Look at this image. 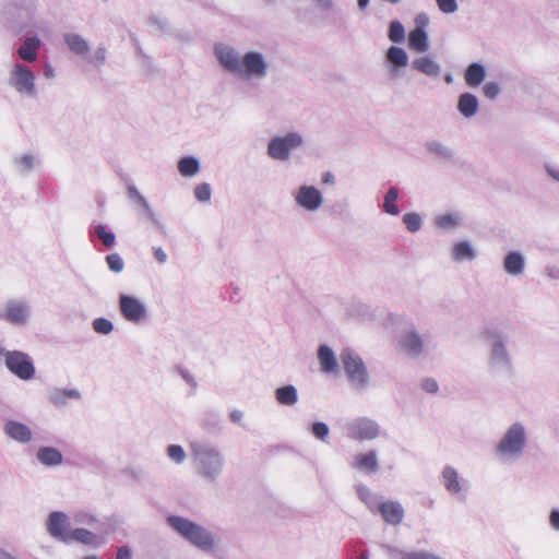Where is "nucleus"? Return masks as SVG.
Here are the masks:
<instances>
[{
  "label": "nucleus",
  "mask_w": 559,
  "mask_h": 559,
  "mask_svg": "<svg viewBox=\"0 0 559 559\" xmlns=\"http://www.w3.org/2000/svg\"><path fill=\"white\" fill-rule=\"evenodd\" d=\"M214 55L225 71L245 81H262L269 74L270 64L259 51L241 55L233 46L218 44L214 47Z\"/></svg>",
  "instance_id": "1"
},
{
  "label": "nucleus",
  "mask_w": 559,
  "mask_h": 559,
  "mask_svg": "<svg viewBox=\"0 0 559 559\" xmlns=\"http://www.w3.org/2000/svg\"><path fill=\"white\" fill-rule=\"evenodd\" d=\"M479 338L487 353L486 366L490 374L495 377L512 376L514 360L509 348V334L498 325L485 326Z\"/></svg>",
  "instance_id": "2"
},
{
  "label": "nucleus",
  "mask_w": 559,
  "mask_h": 559,
  "mask_svg": "<svg viewBox=\"0 0 559 559\" xmlns=\"http://www.w3.org/2000/svg\"><path fill=\"white\" fill-rule=\"evenodd\" d=\"M191 454L195 473L206 481H218L226 465V459L222 450L211 443L193 442Z\"/></svg>",
  "instance_id": "3"
},
{
  "label": "nucleus",
  "mask_w": 559,
  "mask_h": 559,
  "mask_svg": "<svg viewBox=\"0 0 559 559\" xmlns=\"http://www.w3.org/2000/svg\"><path fill=\"white\" fill-rule=\"evenodd\" d=\"M527 443L526 426L521 421H515L500 437L495 447V454L502 463H514L523 457Z\"/></svg>",
  "instance_id": "4"
},
{
  "label": "nucleus",
  "mask_w": 559,
  "mask_h": 559,
  "mask_svg": "<svg viewBox=\"0 0 559 559\" xmlns=\"http://www.w3.org/2000/svg\"><path fill=\"white\" fill-rule=\"evenodd\" d=\"M167 523L186 540L203 551H213L216 548L215 536L206 527L178 515H169Z\"/></svg>",
  "instance_id": "5"
},
{
  "label": "nucleus",
  "mask_w": 559,
  "mask_h": 559,
  "mask_svg": "<svg viewBox=\"0 0 559 559\" xmlns=\"http://www.w3.org/2000/svg\"><path fill=\"white\" fill-rule=\"evenodd\" d=\"M340 357L350 385L365 391L370 385V374L362 358L352 348L343 349Z\"/></svg>",
  "instance_id": "6"
},
{
  "label": "nucleus",
  "mask_w": 559,
  "mask_h": 559,
  "mask_svg": "<svg viewBox=\"0 0 559 559\" xmlns=\"http://www.w3.org/2000/svg\"><path fill=\"white\" fill-rule=\"evenodd\" d=\"M34 72L24 63H16L9 74V85L22 97L33 98L37 94Z\"/></svg>",
  "instance_id": "7"
},
{
  "label": "nucleus",
  "mask_w": 559,
  "mask_h": 559,
  "mask_svg": "<svg viewBox=\"0 0 559 559\" xmlns=\"http://www.w3.org/2000/svg\"><path fill=\"white\" fill-rule=\"evenodd\" d=\"M304 144V138L299 132H288L285 135L272 138L267 144V155L278 162H287L290 153Z\"/></svg>",
  "instance_id": "8"
},
{
  "label": "nucleus",
  "mask_w": 559,
  "mask_h": 559,
  "mask_svg": "<svg viewBox=\"0 0 559 559\" xmlns=\"http://www.w3.org/2000/svg\"><path fill=\"white\" fill-rule=\"evenodd\" d=\"M119 311L126 321L133 324H140L148 318L146 305L133 295H119Z\"/></svg>",
  "instance_id": "9"
},
{
  "label": "nucleus",
  "mask_w": 559,
  "mask_h": 559,
  "mask_svg": "<svg viewBox=\"0 0 559 559\" xmlns=\"http://www.w3.org/2000/svg\"><path fill=\"white\" fill-rule=\"evenodd\" d=\"M8 370L21 380H31L35 376V367L28 354L21 350H9L4 359Z\"/></svg>",
  "instance_id": "10"
},
{
  "label": "nucleus",
  "mask_w": 559,
  "mask_h": 559,
  "mask_svg": "<svg viewBox=\"0 0 559 559\" xmlns=\"http://www.w3.org/2000/svg\"><path fill=\"white\" fill-rule=\"evenodd\" d=\"M296 204L307 212H317L323 204V195L314 186L302 185L294 192Z\"/></svg>",
  "instance_id": "11"
},
{
  "label": "nucleus",
  "mask_w": 559,
  "mask_h": 559,
  "mask_svg": "<svg viewBox=\"0 0 559 559\" xmlns=\"http://www.w3.org/2000/svg\"><path fill=\"white\" fill-rule=\"evenodd\" d=\"M348 436L356 440H373L380 436V426L369 418H357L347 424Z\"/></svg>",
  "instance_id": "12"
},
{
  "label": "nucleus",
  "mask_w": 559,
  "mask_h": 559,
  "mask_svg": "<svg viewBox=\"0 0 559 559\" xmlns=\"http://www.w3.org/2000/svg\"><path fill=\"white\" fill-rule=\"evenodd\" d=\"M399 345L401 352L409 358H418L425 352L424 337L414 326L400 336Z\"/></svg>",
  "instance_id": "13"
},
{
  "label": "nucleus",
  "mask_w": 559,
  "mask_h": 559,
  "mask_svg": "<svg viewBox=\"0 0 559 559\" xmlns=\"http://www.w3.org/2000/svg\"><path fill=\"white\" fill-rule=\"evenodd\" d=\"M31 316L29 305L24 300L12 299L5 305L3 318L11 324L22 326L27 324Z\"/></svg>",
  "instance_id": "14"
},
{
  "label": "nucleus",
  "mask_w": 559,
  "mask_h": 559,
  "mask_svg": "<svg viewBox=\"0 0 559 559\" xmlns=\"http://www.w3.org/2000/svg\"><path fill=\"white\" fill-rule=\"evenodd\" d=\"M46 527L51 537L62 543L67 540L68 534L71 532L69 518L61 511H53L49 514Z\"/></svg>",
  "instance_id": "15"
},
{
  "label": "nucleus",
  "mask_w": 559,
  "mask_h": 559,
  "mask_svg": "<svg viewBox=\"0 0 559 559\" xmlns=\"http://www.w3.org/2000/svg\"><path fill=\"white\" fill-rule=\"evenodd\" d=\"M425 150L435 160L440 164H450L455 160V152L454 150L439 141V140H428L425 142Z\"/></svg>",
  "instance_id": "16"
},
{
  "label": "nucleus",
  "mask_w": 559,
  "mask_h": 559,
  "mask_svg": "<svg viewBox=\"0 0 559 559\" xmlns=\"http://www.w3.org/2000/svg\"><path fill=\"white\" fill-rule=\"evenodd\" d=\"M502 265L509 276L521 277L525 272V257L519 250H511L506 254Z\"/></svg>",
  "instance_id": "17"
},
{
  "label": "nucleus",
  "mask_w": 559,
  "mask_h": 559,
  "mask_svg": "<svg viewBox=\"0 0 559 559\" xmlns=\"http://www.w3.org/2000/svg\"><path fill=\"white\" fill-rule=\"evenodd\" d=\"M377 511L382 515L383 520L390 525H399L404 518V509L397 501H385L377 507Z\"/></svg>",
  "instance_id": "18"
},
{
  "label": "nucleus",
  "mask_w": 559,
  "mask_h": 559,
  "mask_svg": "<svg viewBox=\"0 0 559 559\" xmlns=\"http://www.w3.org/2000/svg\"><path fill=\"white\" fill-rule=\"evenodd\" d=\"M441 478L442 484L449 493L453 496L462 495L465 480L460 478L457 471L453 466H444L441 472Z\"/></svg>",
  "instance_id": "19"
},
{
  "label": "nucleus",
  "mask_w": 559,
  "mask_h": 559,
  "mask_svg": "<svg viewBox=\"0 0 559 559\" xmlns=\"http://www.w3.org/2000/svg\"><path fill=\"white\" fill-rule=\"evenodd\" d=\"M385 60L391 66L390 72L396 75L408 66L409 57L402 47L391 46L385 52Z\"/></svg>",
  "instance_id": "20"
},
{
  "label": "nucleus",
  "mask_w": 559,
  "mask_h": 559,
  "mask_svg": "<svg viewBox=\"0 0 559 559\" xmlns=\"http://www.w3.org/2000/svg\"><path fill=\"white\" fill-rule=\"evenodd\" d=\"M350 465L355 469L372 474L378 473L380 469L378 455L374 450L355 455Z\"/></svg>",
  "instance_id": "21"
},
{
  "label": "nucleus",
  "mask_w": 559,
  "mask_h": 559,
  "mask_svg": "<svg viewBox=\"0 0 559 559\" xmlns=\"http://www.w3.org/2000/svg\"><path fill=\"white\" fill-rule=\"evenodd\" d=\"M3 429L9 438L20 443H27L33 438L29 427L17 420H8Z\"/></svg>",
  "instance_id": "22"
},
{
  "label": "nucleus",
  "mask_w": 559,
  "mask_h": 559,
  "mask_svg": "<svg viewBox=\"0 0 559 559\" xmlns=\"http://www.w3.org/2000/svg\"><path fill=\"white\" fill-rule=\"evenodd\" d=\"M456 109L465 119H472L479 110V100L477 96L472 93H462L457 97Z\"/></svg>",
  "instance_id": "23"
},
{
  "label": "nucleus",
  "mask_w": 559,
  "mask_h": 559,
  "mask_svg": "<svg viewBox=\"0 0 559 559\" xmlns=\"http://www.w3.org/2000/svg\"><path fill=\"white\" fill-rule=\"evenodd\" d=\"M477 255L476 248L468 240L455 242L451 250V259L456 263L474 261Z\"/></svg>",
  "instance_id": "24"
},
{
  "label": "nucleus",
  "mask_w": 559,
  "mask_h": 559,
  "mask_svg": "<svg viewBox=\"0 0 559 559\" xmlns=\"http://www.w3.org/2000/svg\"><path fill=\"white\" fill-rule=\"evenodd\" d=\"M412 68L431 79H438L441 74V66L430 56H420L413 60Z\"/></svg>",
  "instance_id": "25"
},
{
  "label": "nucleus",
  "mask_w": 559,
  "mask_h": 559,
  "mask_svg": "<svg viewBox=\"0 0 559 559\" xmlns=\"http://www.w3.org/2000/svg\"><path fill=\"white\" fill-rule=\"evenodd\" d=\"M318 360L321 370L325 373H334L338 371V364L333 349L328 345H321L318 349Z\"/></svg>",
  "instance_id": "26"
},
{
  "label": "nucleus",
  "mask_w": 559,
  "mask_h": 559,
  "mask_svg": "<svg viewBox=\"0 0 559 559\" xmlns=\"http://www.w3.org/2000/svg\"><path fill=\"white\" fill-rule=\"evenodd\" d=\"M408 46L418 53L429 49L428 34L421 26H416L408 35Z\"/></svg>",
  "instance_id": "27"
},
{
  "label": "nucleus",
  "mask_w": 559,
  "mask_h": 559,
  "mask_svg": "<svg viewBox=\"0 0 559 559\" xmlns=\"http://www.w3.org/2000/svg\"><path fill=\"white\" fill-rule=\"evenodd\" d=\"M73 542L87 545V546H97L100 544L98 536L85 528H74L68 534V538L64 544H71Z\"/></svg>",
  "instance_id": "28"
},
{
  "label": "nucleus",
  "mask_w": 559,
  "mask_h": 559,
  "mask_svg": "<svg viewBox=\"0 0 559 559\" xmlns=\"http://www.w3.org/2000/svg\"><path fill=\"white\" fill-rule=\"evenodd\" d=\"M486 78V69L479 62L468 64L464 72V81L469 87L479 86Z\"/></svg>",
  "instance_id": "29"
},
{
  "label": "nucleus",
  "mask_w": 559,
  "mask_h": 559,
  "mask_svg": "<svg viewBox=\"0 0 559 559\" xmlns=\"http://www.w3.org/2000/svg\"><path fill=\"white\" fill-rule=\"evenodd\" d=\"M63 40L68 48L78 56H85L90 51V45L87 40L76 33H66Z\"/></svg>",
  "instance_id": "30"
},
{
  "label": "nucleus",
  "mask_w": 559,
  "mask_h": 559,
  "mask_svg": "<svg viewBox=\"0 0 559 559\" xmlns=\"http://www.w3.org/2000/svg\"><path fill=\"white\" fill-rule=\"evenodd\" d=\"M40 464L45 466H57L62 463V453L53 447H41L36 453Z\"/></svg>",
  "instance_id": "31"
},
{
  "label": "nucleus",
  "mask_w": 559,
  "mask_h": 559,
  "mask_svg": "<svg viewBox=\"0 0 559 559\" xmlns=\"http://www.w3.org/2000/svg\"><path fill=\"white\" fill-rule=\"evenodd\" d=\"M39 47L40 40L38 37H27L23 45L17 49V55L26 62H34L37 59V50Z\"/></svg>",
  "instance_id": "32"
},
{
  "label": "nucleus",
  "mask_w": 559,
  "mask_h": 559,
  "mask_svg": "<svg viewBox=\"0 0 559 559\" xmlns=\"http://www.w3.org/2000/svg\"><path fill=\"white\" fill-rule=\"evenodd\" d=\"M435 225L442 230H452L463 225V216L459 212H451L438 215Z\"/></svg>",
  "instance_id": "33"
},
{
  "label": "nucleus",
  "mask_w": 559,
  "mask_h": 559,
  "mask_svg": "<svg viewBox=\"0 0 559 559\" xmlns=\"http://www.w3.org/2000/svg\"><path fill=\"white\" fill-rule=\"evenodd\" d=\"M81 393L76 389H56L50 392L49 401L57 407L67 405L68 400H80Z\"/></svg>",
  "instance_id": "34"
},
{
  "label": "nucleus",
  "mask_w": 559,
  "mask_h": 559,
  "mask_svg": "<svg viewBox=\"0 0 559 559\" xmlns=\"http://www.w3.org/2000/svg\"><path fill=\"white\" fill-rule=\"evenodd\" d=\"M274 395L277 403L284 406H294L298 402V391L292 384L276 389Z\"/></svg>",
  "instance_id": "35"
},
{
  "label": "nucleus",
  "mask_w": 559,
  "mask_h": 559,
  "mask_svg": "<svg viewBox=\"0 0 559 559\" xmlns=\"http://www.w3.org/2000/svg\"><path fill=\"white\" fill-rule=\"evenodd\" d=\"M177 168L181 176L193 177L200 171L201 165L195 156L189 155L178 160Z\"/></svg>",
  "instance_id": "36"
},
{
  "label": "nucleus",
  "mask_w": 559,
  "mask_h": 559,
  "mask_svg": "<svg viewBox=\"0 0 559 559\" xmlns=\"http://www.w3.org/2000/svg\"><path fill=\"white\" fill-rule=\"evenodd\" d=\"M399 199V189L396 187H391L383 200L382 209L383 211L393 216H397L400 214V207L396 205V200Z\"/></svg>",
  "instance_id": "37"
},
{
  "label": "nucleus",
  "mask_w": 559,
  "mask_h": 559,
  "mask_svg": "<svg viewBox=\"0 0 559 559\" xmlns=\"http://www.w3.org/2000/svg\"><path fill=\"white\" fill-rule=\"evenodd\" d=\"M388 37L394 44L405 41V28L399 20H394L390 23Z\"/></svg>",
  "instance_id": "38"
},
{
  "label": "nucleus",
  "mask_w": 559,
  "mask_h": 559,
  "mask_svg": "<svg viewBox=\"0 0 559 559\" xmlns=\"http://www.w3.org/2000/svg\"><path fill=\"white\" fill-rule=\"evenodd\" d=\"M402 221L409 233H417L423 226V218L416 212L404 214Z\"/></svg>",
  "instance_id": "39"
},
{
  "label": "nucleus",
  "mask_w": 559,
  "mask_h": 559,
  "mask_svg": "<svg viewBox=\"0 0 559 559\" xmlns=\"http://www.w3.org/2000/svg\"><path fill=\"white\" fill-rule=\"evenodd\" d=\"M357 495L359 497V499L366 503V506L373 512L376 509H377V498L374 497V495L371 492V490L365 486V485H359L357 487Z\"/></svg>",
  "instance_id": "40"
},
{
  "label": "nucleus",
  "mask_w": 559,
  "mask_h": 559,
  "mask_svg": "<svg viewBox=\"0 0 559 559\" xmlns=\"http://www.w3.org/2000/svg\"><path fill=\"white\" fill-rule=\"evenodd\" d=\"M166 454L171 462L178 465L182 464L187 459L185 449L179 444H169L166 448Z\"/></svg>",
  "instance_id": "41"
},
{
  "label": "nucleus",
  "mask_w": 559,
  "mask_h": 559,
  "mask_svg": "<svg viewBox=\"0 0 559 559\" xmlns=\"http://www.w3.org/2000/svg\"><path fill=\"white\" fill-rule=\"evenodd\" d=\"M94 235L103 242L107 248H111L116 242V236L114 233L108 231L102 224L95 226Z\"/></svg>",
  "instance_id": "42"
},
{
  "label": "nucleus",
  "mask_w": 559,
  "mask_h": 559,
  "mask_svg": "<svg viewBox=\"0 0 559 559\" xmlns=\"http://www.w3.org/2000/svg\"><path fill=\"white\" fill-rule=\"evenodd\" d=\"M14 164L17 168V171L22 175H25L34 168V156L31 154L22 155L14 158Z\"/></svg>",
  "instance_id": "43"
},
{
  "label": "nucleus",
  "mask_w": 559,
  "mask_h": 559,
  "mask_svg": "<svg viewBox=\"0 0 559 559\" xmlns=\"http://www.w3.org/2000/svg\"><path fill=\"white\" fill-rule=\"evenodd\" d=\"M92 325L98 334L108 335L114 331V323L106 318H96Z\"/></svg>",
  "instance_id": "44"
},
{
  "label": "nucleus",
  "mask_w": 559,
  "mask_h": 559,
  "mask_svg": "<svg viewBox=\"0 0 559 559\" xmlns=\"http://www.w3.org/2000/svg\"><path fill=\"white\" fill-rule=\"evenodd\" d=\"M106 263L109 270L114 273H121L124 269V261L117 252L110 253L106 257Z\"/></svg>",
  "instance_id": "45"
},
{
  "label": "nucleus",
  "mask_w": 559,
  "mask_h": 559,
  "mask_svg": "<svg viewBox=\"0 0 559 559\" xmlns=\"http://www.w3.org/2000/svg\"><path fill=\"white\" fill-rule=\"evenodd\" d=\"M211 186L206 182L200 183L194 188V197L199 202H209L211 200Z\"/></svg>",
  "instance_id": "46"
},
{
  "label": "nucleus",
  "mask_w": 559,
  "mask_h": 559,
  "mask_svg": "<svg viewBox=\"0 0 559 559\" xmlns=\"http://www.w3.org/2000/svg\"><path fill=\"white\" fill-rule=\"evenodd\" d=\"M175 371L181 377V379L189 385L193 391L198 388V382L194 376L183 366H176Z\"/></svg>",
  "instance_id": "47"
},
{
  "label": "nucleus",
  "mask_w": 559,
  "mask_h": 559,
  "mask_svg": "<svg viewBox=\"0 0 559 559\" xmlns=\"http://www.w3.org/2000/svg\"><path fill=\"white\" fill-rule=\"evenodd\" d=\"M311 432L316 438H318L321 441H325L330 433V428L325 423L317 421L312 424L311 426Z\"/></svg>",
  "instance_id": "48"
},
{
  "label": "nucleus",
  "mask_w": 559,
  "mask_h": 559,
  "mask_svg": "<svg viewBox=\"0 0 559 559\" xmlns=\"http://www.w3.org/2000/svg\"><path fill=\"white\" fill-rule=\"evenodd\" d=\"M501 92V88L497 82H486L483 86V93L486 98L493 100L496 99Z\"/></svg>",
  "instance_id": "49"
},
{
  "label": "nucleus",
  "mask_w": 559,
  "mask_h": 559,
  "mask_svg": "<svg viewBox=\"0 0 559 559\" xmlns=\"http://www.w3.org/2000/svg\"><path fill=\"white\" fill-rule=\"evenodd\" d=\"M439 10L445 14H451L457 11L459 5L456 0H436Z\"/></svg>",
  "instance_id": "50"
},
{
  "label": "nucleus",
  "mask_w": 559,
  "mask_h": 559,
  "mask_svg": "<svg viewBox=\"0 0 559 559\" xmlns=\"http://www.w3.org/2000/svg\"><path fill=\"white\" fill-rule=\"evenodd\" d=\"M403 559H442L433 552L425 550L409 551V554H403Z\"/></svg>",
  "instance_id": "51"
},
{
  "label": "nucleus",
  "mask_w": 559,
  "mask_h": 559,
  "mask_svg": "<svg viewBox=\"0 0 559 559\" xmlns=\"http://www.w3.org/2000/svg\"><path fill=\"white\" fill-rule=\"evenodd\" d=\"M150 24L162 33H169L170 24L167 19L160 16H151Z\"/></svg>",
  "instance_id": "52"
},
{
  "label": "nucleus",
  "mask_w": 559,
  "mask_h": 559,
  "mask_svg": "<svg viewBox=\"0 0 559 559\" xmlns=\"http://www.w3.org/2000/svg\"><path fill=\"white\" fill-rule=\"evenodd\" d=\"M420 388L427 393H436L439 390L438 382L433 378L423 379Z\"/></svg>",
  "instance_id": "53"
},
{
  "label": "nucleus",
  "mask_w": 559,
  "mask_h": 559,
  "mask_svg": "<svg viewBox=\"0 0 559 559\" xmlns=\"http://www.w3.org/2000/svg\"><path fill=\"white\" fill-rule=\"evenodd\" d=\"M143 212L146 216V218L152 223L154 224L157 228H162L163 225L159 221V218L157 217V215L154 213V211L152 210V207L150 206V204H145L143 206Z\"/></svg>",
  "instance_id": "54"
},
{
  "label": "nucleus",
  "mask_w": 559,
  "mask_h": 559,
  "mask_svg": "<svg viewBox=\"0 0 559 559\" xmlns=\"http://www.w3.org/2000/svg\"><path fill=\"white\" fill-rule=\"evenodd\" d=\"M143 212L146 216V218L152 223L154 224L157 228H162L163 225L159 221V218L157 217V215L154 213V211L152 210V207L150 206V204H145L143 206Z\"/></svg>",
  "instance_id": "55"
},
{
  "label": "nucleus",
  "mask_w": 559,
  "mask_h": 559,
  "mask_svg": "<svg viewBox=\"0 0 559 559\" xmlns=\"http://www.w3.org/2000/svg\"><path fill=\"white\" fill-rule=\"evenodd\" d=\"M544 169L545 171L547 173V175L556 182L559 181V166L554 164V163H550V162H546L544 164Z\"/></svg>",
  "instance_id": "56"
},
{
  "label": "nucleus",
  "mask_w": 559,
  "mask_h": 559,
  "mask_svg": "<svg viewBox=\"0 0 559 559\" xmlns=\"http://www.w3.org/2000/svg\"><path fill=\"white\" fill-rule=\"evenodd\" d=\"M107 50L104 45H99L95 51L94 60H90L91 62H95L97 66H102L106 61Z\"/></svg>",
  "instance_id": "57"
},
{
  "label": "nucleus",
  "mask_w": 559,
  "mask_h": 559,
  "mask_svg": "<svg viewBox=\"0 0 559 559\" xmlns=\"http://www.w3.org/2000/svg\"><path fill=\"white\" fill-rule=\"evenodd\" d=\"M381 547L388 552V555L395 559L396 557H400V559H403V554H409V551L401 550L396 547H393L391 545L382 544Z\"/></svg>",
  "instance_id": "58"
},
{
  "label": "nucleus",
  "mask_w": 559,
  "mask_h": 559,
  "mask_svg": "<svg viewBox=\"0 0 559 559\" xmlns=\"http://www.w3.org/2000/svg\"><path fill=\"white\" fill-rule=\"evenodd\" d=\"M549 524L552 530L559 532V509H552L549 513Z\"/></svg>",
  "instance_id": "59"
},
{
  "label": "nucleus",
  "mask_w": 559,
  "mask_h": 559,
  "mask_svg": "<svg viewBox=\"0 0 559 559\" xmlns=\"http://www.w3.org/2000/svg\"><path fill=\"white\" fill-rule=\"evenodd\" d=\"M153 254L158 263L164 264L167 262L168 255L164 251L163 248H160V247L153 248Z\"/></svg>",
  "instance_id": "60"
},
{
  "label": "nucleus",
  "mask_w": 559,
  "mask_h": 559,
  "mask_svg": "<svg viewBox=\"0 0 559 559\" xmlns=\"http://www.w3.org/2000/svg\"><path fill=\"white\" fill-rule=\"evenodd\" d=\"M545 274L551 280H559V266L551 264L545 267Z\"/></svg>",
  "instance_id": "61"
},
{
  "label": "nucleus",
  "mask_w": 559,
  "mask_h": 559,
  "mask_svg": "<svg viewBox=\"0 0 559 559\" xmlns=\"http://www.w3.org/2000/svg\"><path fill=\"white\" fill-rule=\"evenodd\" d=\"M229 419L234 423V424H237V425H242V419H243V412L240 411V409H233L230 413H229Z\"/></svg>",
  "instance_id": "62"
},
{
  "label": "nucleus",
  "mask_w": 559,
  "mask_h": 559,
  "mask_svg": "<svg viewBox=\"0 0 559 559\" xmlns=\"http://www.w3.org/2000/svg\"><path fill=\"white\" fill-rule=\"evenodd\" d=\"M132 551L128 546H121L117 550L116 559H131Z\"/></svg>",
  "instance_id": "63"
},
{
  "label": "nucleus",
  "mask_w": 559,
  "mask_h": 559,
  "mask_svg": "<svg viewBox=\"0 0 559 559\" xmlns=\"http://www.w3.org/2000/svg\"><path fill=\"white\" fill-rule=\"evenodd\" d=\"M75 521L78 523L92 524L95 522V518L93 515H88V514H78L75 516Z\"/></svg>",
  "instance_id": "64"
}]
</instances>
